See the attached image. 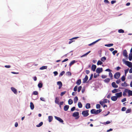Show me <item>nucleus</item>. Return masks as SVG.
Masks as SVG:
<instances>
[{"instance_id": "a878e982", "label": "nucleus", "mask_w": 132, "mask_h": 132, "mask_svg": "<svg viewBox=\"0 0 132 132\" xmlns=\"http://www.w3.org/2000/svg\"><path fill=\"white\" fill-rule=\"evenodd\" d=\"M102 111L101 109H100L97 110H96V114H97L100 113Z\"/></svg>"}, {"instance_id": "c85d7f7f", "label": "nucleus", "mask_w": 132, "mask_h": 132, "mask_svg": "<svg viewBox=\"0 0 132 132\" xmlns=\"http://www.w3.org/2000/svg\"><path fill=\"white\" fill-rule=\"evenodd\" d=\"M129 61H131L132 59V53H130L129 54Z\"/></svg>"}, {"instance_id": "473e14b6", "label": "nucleus", "mask_w": 132, "mask_h": 132, "mask_svg": "<svg viewBox=\"0 0 132 132\" xmlns=\"http://www.w3.org/2000/svg\"><path fill=\"white\" fill-rule=\"evenodd\" d=\"M109 76L110 78L111 79H112L113 75L111 72H110L109 73Z\"/></svg>"}, {"instance_id": "6ab92c4d", "label": "nucleus", "mask_w": 132, "mask_h": 132, "mask_svg": "<svg viewBox=\"0 0 132 132\" xmlns=\"http://www.w3.org/2000/svg\"><path fill=\"white\" fill-rule=\"evenodd\" d=\"M121 85L123 87H127L129 86L127 83L125 82L123 83H122L121 84Z\"/></svg>"}, {"instance_id": "603ef678", "label": "nucleus", "mask_w": 132, "mask_h": 132, "mask_svg": "<svg viewBox=\"0 0 132 132\" xmlns=\"http://www.w3.org/2000/svg\"><path fill=\"white\" fill-rule=\"evenodd\" d=\"M126 108L125 107H122L121 109V111H125L126 110Z\"/></svg>"}, {"instance_id": "dca6fc26", "label": "nucleus", "mask_w": 132, "mask_h": 132, "mask_svg": "<svg viewBox=\"0 0 132 132\" xmlns=\"http://www.w3.org/2000/svg\"><path fill=\"white\" fill-rule=\"evenodd\" d=\"M128 93V89H126L123 92V96H126V93Z\"/></svg>"}, {"instance_id": "aec40b11", "label": "nucleus", "mask_w": 132, "mask_h": 132, "mask_svg": "<svg viewBox=\"0 0 132 132\" xmlns=\"http://www.w3.org/2000/svg\"><path fill=\"white\" fill-rule=\"evenodd\" d=\"M69 106L68 105H65L64 107V109L65 111H67L68 110Z\"/></svg>"}, {"instance_id": "09e8293b", "label": "nucleus", "mask_w": 132, "mask_h": 132, "mask_svg": "<svg viewBox=\"0 0 132 132\" xmlns=\"http://www.w3.org/2000/svg\"><path fill=\"white\" fill-rule=\"evenodd\" d=\"M66 92V91H64L61 92L60 94L61 96H63L64 95L65 93Z\"/></svg>"}, {"instance_id": "ddd939ff", "label": "nucleus", "mask_w": 132, "mask_h": 132, "mask_svg": "<svg viewBox=\"0 0 132 132\" xmlns=\"http://www.w3.org/2000/svg\"><path fill=\"white\" fill-rule=\"evenodd\" d=\"M79 115V113L78 112H75L73 114L72 116L73 117H76L78 116Z\"/></svg>"}, {"instance_id": "f704fd0d", "label": "nucleus", "mask_w": 132, "mask_h": 132, "mask_svg": "<svg viewBox=\"0 0 132 132\" xmlns=\"http://www.w3.org/2000/svg\"><path fill=\"white\" fill-rule=\"evenodd\" d=\"M118 90L117 89H114L112 90V92L113 93H115L118 92Z\"/></svg>"}, {"instance_id": "0eeeda50", "label": "nucleus", "mask_w": 132, "mask_h": 132, "mask_svg": "<svg viewBox=\"0 0 132 132\" xmlns=\"http://www.w3.org/2000/svg\"><path fill=\"white\" fill-rule=\"evenodd\" d=\"M57 84L59 86V88L60 89L62 87V84L60 81H58L57 82Z\"/></svg>"}, {"instance_id": "3c124183", "label": "nucleus", "mask_w": 132, "mask_h": 132, "mask_svg": "<svg viewBox=\"0 0 132 132\" xmlns=\"http://www.w3.org/2000/svg\"><path fill=\"white\" fill-rule=\"evenodd\" d=\"M101 106L99 104H97L96 105V107L97 109H99L100 108Z\"/></svg>"}, {"instance_id": "c756f323", "label": "nucleus", "mask_w": 132, "mask_h": 132, "mask_svg": "<svg viewBox=\"0 0 132 132\" xmlns=\"http://www.w3.org/2000/svg\"><path fill=\"white\" fill-rule=\"evenodd\" d=\"M110 80V79L109 78H107L105 79L104 81L106 83H108L109 82Z\"/></svg>"}, {"instance_id": "c9c22d12", "label": "nucleus", "mask_w": 132, "mask_h": 132, "mask_svg": "<svg viewBox=\"0 0 132 132\" xmlns=\"http://www.w3.org/2000/svg\"><path fill=\"white\" fill-rule=\"evenodd\" d=\"M106 59V58L105 57H103L101 58V60L102 61L104 62Z\"/></svg>"}, {"instance_id": "7c9ffc66", "label": "nucleus", "mask_w": 132, "mask_h": 132, "mask_svg": "<svg viewBox=\"0 0 132 132\" xmlns=\"http://www.w3.org/2000/svg\"><path fill=\"white\" fill-rule=\"evenodd\" d=\"M75 63V60H73L69 64L70 66L71 67L72 65L73 64Z\"/></svg>"}, {"instance_id": "39448f33", "label": "nucleus", "mask_w": 132, "mask_h": 132, "mask_svg": "<svg viewBox=\"0 0 132 132\" xmlns=\"http://www.w3.org/2000/svg\"><path fill=\"white\" fill-rule=\"evenodd\" d=\"M123 54L124 56L126 57H127V53L126 50H123Z\"/></svg>"}, {"instance_id": "37998d69", "label": "nucleus", "mask_w": 132, "mask_h": 132, "mask_svg": "<svg viewBox=\"0 0 132 132\" xmlns=\"http://www.w3.org/2000/svg\"><path fill=\"white\" fill-rule=\"evenodd\" d=\"M118 32L119 33H123L124 32V31L122 29L119 30Z\"/></svg>"}, {"instance_id": "7ed1b4c3", "label": "nucleus", "mask_w": 132, "mask_h": 132, "mask_svg": "<svg viewBox=\"0 0 132 132\" xmlns=\"http://www.w3.org/2000/svg\"><path fill=\"white\" fill-rule=\"evenodd\" d=\"M125 63V64L129 67L131 68L132 67V63L131 62L128 61H126Z\"/></svg>"}, {"instance_id": "72a5a7b5", "label": "nucleus", "mask_w": 132, "mask_h": 132, "mask_svg": "<svg viewBox=\"0 0 132 132\" xmlns=\"http://www.w3.org/2000/svg\"><path fill=\"white\" fill-rule=\"evenodd\" d=\"M78 105L79 108H81L82 107V105L81 103L80 102L78 103Z\"/></svg>"}, {"instance_id": "69168bd1", "label": "nucleus", "mask_w": 132, "mask_h": 132, "mask_svg": "<svg viewBox=\"0 0 132 132\" xmlns=\"http://www.w3.org/2000/svg\"><path fill=\"white\" fill-rule=\"evenodd\" d=\"M40 100L42 101H45V99L43 97H41L40 98Z\"/></svg>"}, {"instance_id": "423d86ee", "label": "nucleus", "mask_w": 132, "mask_h": 132, "mask_svg": "<svg viewBox=\"0 0 132 132\" xmlns=\"http://www.w3.org/2000/svg\"><path fill=\"white\" fill-rule=\"evenodd\" d=\"M55 118L60 122L63 123V120L60 118L57 117L56 116H55Z\"/></svg>"}, {"instance_id": "b1692460", "label": "nucleus", "mask_w": 132, "mask_h": 132, "mask_svg": "<svg viewBox=\"0 0 132 132\" xmlns=\"http://www.w3.org/2000/svg\"><path fill=\"white\" fill-rule=\"evenodd\" d=\"M48 121L49 122H51L53 120V117L52 116H50L48 117Z\"/></svg>"}, {"instance_id": "cd10ccee", "label": "nucleus", "mask_w": 132, "mask_h": 132, "mask_svg": "<svg viewBox=\"0 0 132 132\" xmlns=\"http://www.w3.org/2000/svg\"><path fill=\"white\" fill-rule=\"evenodd\" d=\"M78 100V97L77 96H76L75 97L74 99V102L75 103H76Z\"/></svg>"}, {"instance_id": "052dcab7", "label": "nucleus", "mask_w": 132, "mask_h": 132, "mask_svg": "<svg viewBox=\"0 0 132 132\" xmlns=\"http://www.w3.org/2000/svg\"><path fill=\"white\" fill-rule=\"evenodd\" d=\"M100 103L102 105H103L104 103L103 101H100Z\"/></svg>"}, {"instance_id": "2eb2a0df", "label": "nucleus", "mask_w": 132, "mask_h": 132, "mask_svg": "<svg viewBox=\"0 0 132 132\" xmlns=\"http://www.w3.org/2000/svg\"><path fill=\"white\" fill-rule=\"evenodd\" d=\"M96 68V65L94 64L92 65V69L93 71H95Z\"/></svg>"}, {"instance_id": "13d9d810", "label": "nucleus", "mask_w": 132, "mask_h": 132, "mask_svg": "<svg viewBox=\"0 0 132 132\" xmlns=\"http://www.w3.org/2000/svg\"><path fill=\"white\" fill-rule=\"evenodd\" d=\"M101 77L103 78H105L107 77V76L105 75H103Z\"/></svg>"}, {"instance_id": "f03ea898", "label": "nucleus", "mask_w": 132, "mask_h": 132, "mask_svg": "<svg viewBox=\"0 0 132 132\" xmlns=\"http://www.w3.org/2000/svg\"><path fill=\"white\" fill-rule=\"evenodd\" d=\"M120 73L119 72H117L114 75V77L115 79H118L120 77Z\"/></svg>"}, {"instance_id": "9d476101", "label": "nucleus", "mask_w": 132, "mask_h": 132, "mask_svg": "<svg viewBox=\"0 0 132 132\" xmlns=\"http://www.w3.org/2000/svg\"><path fill=\"white\" fill-rule=\"evenodd\" d=\"M11 90L15 94H16L17 93V91L16 89L13 87H12L11 88Z\"/></svg>"}, {"instance_id": "1a4fd4ad", "label": "nucleus", "mask_w": 132, "mask_h": 132, "mask_svg": "<svg viewBox=\"0 0 132 132\" xmlns=\"http://www.w3.org/2000/svg\"><path fill=\"white\" fill-rule=\"evenodd\" d=\"M55 102L56 104H59V99L58 97H57L55 98Z\"/></svg>"}, {"instance_id": "6e6d98bb", "label": "nucleus", "mask_w": 132, "mask_h": 132, "mask_svg": "<svg viewBox=\"0 0 132 132\" xmlns=\"http://www.w3.org/2000/svg\"><path fill=\"white\" fill-rule=\"evenodd\" d=\"M75 107H73L71 108V110L72 111H73L75 110Z\"/></svg>"}, {"instance_id": "2f4dec72", "label": "nucleus", "mask_w": 132, "mask_h": 132, "mask_svg": "<svg viewBox=\"0 0 132 132\" xmlns=\"http://www.w3.org/2000/svg\"><path fill=\"white\" fill-rule=\"evenodd\" d=\"M43 122H41L39 124L37 125L36 126L37 127H39L43 125Z\"/></svg>"}, {"instance_id": "6e6552de", "label": "nucleus", "mask_w": 132, "mask_h": 132, "mask_svg": "<svg viewBox=\"0 0 132 132\" xmlns=\"http://www.w3.org/2000/svg\"><path fill=\"white\" fill-rule=\"evenodd\" d=\"M116 96V97H117V98L120 97L122 96V92H120L119 93H116L115 94Z\"/></svg>"}, {"instance_id": "0e129e2a", "label": "nucleus", "mask_w": 132, "mask_h": 132, "mask_svg": "<svg viewBox=\"0 0 132 132\" xmlns=\"http://www.w3.org/2000/svg\"><path fill=\"white\" fill-rule=\"evenodd\" d=\"M86 72L87 74H88L90 72V71L88 70H86Z\"/></svg>"}, {"instance_id": "5fc2aeb1", "label": "nucleus", "mask_w": 132, "mask_h": 132, "mask_svg": "<svg viewBox=\"0 0 132 132\" xmlns=\"http://www.w3.org/2000/svg\"><path fill=\"white\" fill-rule=\"evenodd\" d=\"M117 50H115L113 51L112 52V53L113 55H115V54L117 53Z\"/></svg>"}, {"instance_id": "338daca9", "label": "nucleus", "mask_w": 132, "mask_h": 132, "mask_svg": "<svg viewBox=\"0 0 132 132\" xmlns=\"http://www.w3.org/2000/svg\"><path fill=\"white\" fill-rule=\"evenodd\" d=\"M116 2V1H115V0H113V1H111V4H113L114 3H115Z\"/></svg>"}, {"instance_id": "a19ab883", "label": "nucleus", "mask_w": 132, "mask_h": 132, "mask_svg": "<svg viewBox=\"0 0 132 132\" xmlns=\"http://www.w3.org/2000/svg\"><path fill=\"white\" fill-rule=\"evenodd\" d=\"M82 86H79V87H78V92H79L80 90H81V89H82Z\"/></svg>"}, {"instance_id": "a18cd8bd", "label": "nucleus", "mask_w": 132, "mask_h": 132, "mask_svg": "<svg viewBox=\"0 0 132 132\" xmlns=\"http://www.w3.org/2000/svg\"><path fill=\"white\" fill-rule=\"evenodd\" d=\"M103 101L104 102V103H107L108 101V102H109V101L108 100L106 99H104Z\"/></svg>"}, {"instance_id": "e2e57ef3", "label": "nucleus", "mask_w": 132, "mask_h": 132, "mask_svg": "<svg viewBox=\"0 0 132 132\" xmlns=\"http://www.w3.org/2000/svg\"><path fill=\"white\" fill-rule=\"evenodd\" d=\"M110 123V122L109 121H107L105 122H104V123L105 125L106 124H108Z\"/></svg>"}, {"instance_id": "774afa93", "label": "nucleus", "mask_w": 132, "mask_h": 132, "mask_svg": "<svg viewBox=\"0 0 132 132\" xmlns=\"http://www.w3.org/2000/svg\"><path fill=\"white\" fill-rule=\"evenodd\" d=\"M53 73L55 76L57 75L58 74V73L56 71L54 72Z\"/></svg>"}, {"instance_id": "680f3d73", "label": "nucleus", "mask_w": 132, "mask_h": 132, "mask_svg": "<svg viewBox=\"0 0 132 132\" xmlns=\"http://www.w3.org/2000/svg\"><path fill=\"white\" fill-rule=\"evenodd\" d=\"M126 98H124L121 100V102H123L126 101Z\"/></svg>"}, {"instance_id": "58836bf2", "label": "nucleus", "mask_w": 132, "mask_h": 132, "mask_svg": "<svg viewBox=\"0 0 132 132\" xmlns=\"http://www.w3.org/2000/svg\"><path fill=\"white\" fill-rule=\"evenodd\" d=\"M103 63V62H102L100 60H99L97 62V65H101Z\"/></svg>"}, {"instance_id": "ea45409f", "label": "nucleus", "mask_w": 132, "mask_h": 132, "mask_svg": "<svg viewBox=\"0 0 132 132\" xmlns=\"http://www.w3.org/2000/svg\"><path fill=\"white\" fill-rule=\"evenodd\" d=\"M90 52V51H89V52H88L87 53L83 55H82L81 57H82L85 56H86Z\"/></svg>"}, {"instance_id": "bb28decb", "label": "nucleus", "mask_w": 132, "mask_h": 132, "mask_svg": "<svg viewBox=\"0 0 132 132\" xmlns=\"http://www.w3.org/2000/svg\"><path fill=\"white\" fill-rule=\"evenodd\" d=\"M68 104L69 105L73 103V101L71 99H70L68 101Z\"/></svg>"}, {"instance_id": "412c9836", "label": "nucleus", "mask_w": 132, "mask_h": 132, "mask_svg": "<svg viewBox=\"0 0 132 132\" xmlns=\"http://www.w3.org/2000/svg\"><path fill=\"white\" fill-rule=\"evenodd\" d=\"M128 96H132V91L128 89Z\"/></svg>"}, {"instance_id": "f257e3e1", "label": "nucleus", "mask_w": 132, "mask_h": 132, "mask_svg": "<svg viewBox=\"0 0 132 132\" xmlns=\"http://www.w3.org/2000/svg\"><path fill=\"white\" fill-rule=\"evenodd\" d=\"M89 111L88 110L83 111L82 112V114L84 117H86L89 114Z\"/></svg>"}, {"instance_id": "49530a36", "label": "nucleus", "mask_w": 132, "mask_h": 132, "mask_svg": "<svg viewBox=\"0 0 132 132\" xmlns=\"http://www.w3.org/2000/svg\"><path fill=\"white\" fill-rule=\"evenodd\" d=\"M65 72L64 71H62L60 73V76H62L63 74H64Z\"/></svg>"}, {"instance_id": "c03bdc74", "label": "nucleus", "mask_w": 132, "mask_h": 132, "mask_svg": "<svg viewBox=\"0 0 132 132\" xmlns=\"http://www.w3.org/2000/svg\"><path fill=\"white\" fill-rule=\"evenodd\" d=\"M43 86V85L42 83H39L38 84V87L40 88H41Z\"/></svg>"}, {"instance_id": "e433bc0d", "label": "nucleus", "mask_w": 132, "mask_h": 132, "mask_svg": "<svg viewBox=\"0 0 132 132\" xmlns=\"http://www.w3.org/2000/svg\"><path fill=\"white\" fill-rule=\"evenodd\" d=\"M113 45V44H106L105 45V46H106L108 47H110L112 46Z\"/></svg>"}, {"instance_id": "9b49d317", "label": "nucleus", "mask_w": 132, "mask_h": 132, "mask_svg": "<svg viewBox=\"0 0 132 132\" xmlns=\"http://www.w3.org/2000/svg\"><path fill=\"white\" fill-rule=\"evenodd\" d=\"M88 77L87 75H86L85 78L83 79V83L86 82L88 80Z\"/></svg>"}, {"instance_id": "4be33fe9", "label": "nucleus", "mask_w": 132, "mask_h": 132, "mask_svg": "<svg viewBox=\"0 0 132 132\" xmlns=\"http://www.w3.org/2000/svg\"><path fill=\"white\" fill-rule=\"evenodd\" d=\"M30 108L31 110H33L34 108V105L33 103L32 102H31L30 103Z\"/></svg>"}, {"instance_id": "864d4df0", "label": "nucleus", "mask_w": 132, "mask_h": 132, "mask_svg": "<svg viewBox=\"0 0 132 132\" xmlns=\"http://www.w3.org/2000/svg\"><path fill=\"white\" fill-rule=\"evenodd\" d=\"M38 94V93L37 91H35L33 92V94L34 95H37Z\"/></svg>"}, {"instance_id": "393cba45", "label": "nucleus", "mask_w": 132, "mask_h": 132, "mask_svg": "<svg viewBox=\"0 0 132 132\" xmlns=\"http://www.w3.org/2000/svg\"><path fill=\"white\" fill-rule=\"evenodd\" d=\"M96 110L95 109H92L90 111V112L92 114H96Z\"/></svg>"}, {"instance_id": "f3484780", "label": "nucleus", "mask_w": 132, "mask_h": 132, "mask_svg": "<svg viewBox=\"0 0 132 132\" xmlns=\"http://www.w3.org/2000/svg\"><path fill=\"white\" fill-rule=\"evenodd\" d=\"M100 40H101V39H98V40L95 41L93 42V43L89 44L88 45L89 46H91L92 45H93L95 43H96V42H97L98 41H99Z\"/></svg>"}, {"instance_id": "de8ad7c7", "label": "nucleus", "mask_w": 132, "mask_h": 132, "mask_svg": "<svg viewBox=\"0 0 132 132\" xmlns=\"http://www.w3.org/2000/svg\"><path fill=\"white\" fill-rule=\"evenodd\" d=\"M77 86H76L73 88V90L75 92H76L77 90Z\"/></svg>"}, {"instance_id": "4d7b16f0", "label": "nucleus", "mask_w": 132, "mask_h": 132, "mask_svg": "<svg viewBox=\"0 0 132 132\" xmlns=\"http://www.w3.org/2000/svg\"><path fill=\"white\" fill-rule=\"evenodd\" d=\"M121 82L120 80V79L117 80L116 81V82L117 84H119Z\"/></svg>"}, {"instance_id": "5701e85b", "label": "nucleus", "mask_w": 132, "mask_h": 132, "mask_svg": "<svg viewBox=\"0 0 132 132\" xmlns=\"http://www.w3.org/2000/svg\"><path fill=\"white\" fill-rule=\"evenodd\" d=\"M81 83V80L80 79H79L77 80L76 82V84L78 85H79Z\"/></svg>"}, {"instance_id": "79ce46f5", "label": "nucleus", "mask_w": 132, "mask_h": 132, "mask_svg": "<svg viewBox=\"0 0 132 132\" xmlns=\"http://www.w3.org/2000/svg\"><path fill=\"white\" fill-rule=\"evenodd\" d=\"M131 109H128L126 111V113H129L131 112Z\"/></svg>"}, {"instance_id": "bf43d9fd", "label": "nucleus", "mask_w": 132, "mask_h": 132, "mask_svg": "<svg viewBox=\"0 0 132 132\" xmlns=\"http://www.w3.org/2000/svg\"><path fill=\"white\" fill-rule=\"evenodd\" d=\"M64 103V102L63 101L61 102L60 103H59V104H58V105H59L60 106L61 105H62Z\"/></svg>"}, {"instance_id": "4468645a", "label": "nucleus", "mask_w": 132, "mask_h": 132, "mask_svg": "<svg viewBox=\"0 0 132 132\" xmlns=\"http://www.w3.org/2000/svg\"><path fill=\"white\" fill-rule=\"evenodd\" d=\"M112 87L114 88H117L118 87V86L116 85L115 82H113L112 83Z\"/></svg>"}, {"instance_id": "4c0bfd02", "label": "nucleus", "mask_w": 132, "mask_h": 132, "mask_svg": "<svg viewBox=\"0 0 132 132\" xmlns=\"http://www.w3.org/2000/svg\"><path fill=\"white\" fill-rule=\"evenodd\" d=\"M47 67L46 66H43L40 67V70H43L47 69Z\"/></svg>"}, {"instance_id": "20e7f679", "label": "nucleus", "mask_w": 132, "mask_h": 132, "mask_svg": "<svg viewBox=\"0 0 132 132\" xmlns=\"http://www.w3.org/2000/svg\"><path fill=\"white\" fill-rule=\"evenodd\" d=\"M102 71V68H97L96 70V72L98 73H100Z\"/></svg>"}, {"instance_id": "8fccbe9b", "label": "nucleus", "mask_w": 132, "mask_h": 132, "mask_svg": "<svg viewBox=\"0 0 132 132\" xmlns=\"http://www.w3.org/2000/svg\"><path fill=\"white\" fill-rule=\"evenodd\" d=\"M121 79L122 81H124L125 79V78L124 76H123L121 78Z\"/></svg>"}, {"instance_id": "a211bd4d", "label": "nucleus", "mask_w": 132, "mask_h": 132, "mask_svg": "<svg viewBox=\"0 0 132 132\" xmlns=\"http://www.w3.org/2000/svg\"><path fill=\"white\" fill-rule=\"evenodd\" d=\"M85 108L87 109H88L90 108V103H87L85 105Z\"/></svg>"}, {"instance_id": "f8f14e48", "label": "nucleus", "mask_w": 132, "mask_h": 132, "mask_svg": "<svg viewBox=\"0 0 132 132\" xmlns=\"http://www.w3.org/2000/svg\"><path fill=\"white\" fill-rule=\"evenodd\" d=\"M111 99L113 101H116L117 99V97H116V96H112L111 97Z\"/></svg>"}]
</instances>
